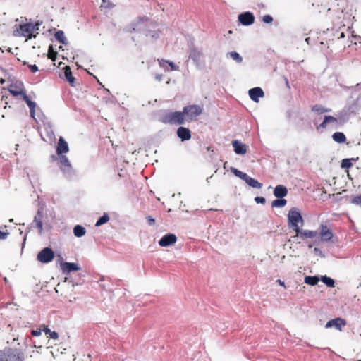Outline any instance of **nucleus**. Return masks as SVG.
<instances>
[{"label":"nucleus","mask_w":361,"mask_h":361,"mask_svg":"<svg viewBox=\"0 0 361 361\" xmlns=\"http://www.w3.org/2000/svg\"><path fill=\"white\" fill-rule=\"evenodd\" d=\"M203 109L200 105H188L183 108L187 122L192 121L202 113Z\"/></svg>","instance_id":"39448f33"},{"label":"nucleus","mask_w":361,"mask_h":361,"mask_svg":"<svg viewBox=\"0 0 361 361\" xmlns=\"http://www.w3.org/2000/svg\"><path fill=\"white\" fill-rule=\"evenodd\" d=\"M355 159H344L341 161V166L342 169H348L353 166V161H355Z\"/></svg>","instance_id":"2f4dec72"},{"label":"nucleus","mask_w":361,"mask_h":361,"mask_svg":"<svg viewBox=\"0 0 361 361\" xmlns=\"http://www.w3.org/2000/svg\"><path fill=\"white\" fill-rule=\"evenodd\" d=\"M42 219V213L40 211H38L37 214L35 216L34 222L36 225V227L39 229V232H41L43 228Z\"/></svg>","instance_id":"4be33fe9"},{"label":"nucleus","mask_w":361,"mask_h":361,"mask_svg":"<svg viewBox=\"0 0 361 361\" xmlns=\"http://www.w3.org/2000/svg\"><path fill=\"white\" fill-rule=\"evenodd\" d=\"M23 354L17 350L8 348L0 351V361H23Z\"/></svg>","instance_id":"20e7f679"},{"label":"nucleus","mask_w":361,"mask_h":361,"mask_svg":"<svg viewBox=\"0 0 361 361\" xmlns=\"http://www.w3.org/2000/svg\"><path fill=\"white\" fill-rule=\"evenodd\" d=\"M109 220V217L106 214H104L103 216H102L96 222L95 226H99L102 224L106 223Z\"/></svg>","instance_id":"e433bc0d"},{"label":"nucleus","mask_w":361,"mask_h":361,"mask_svg":"<svg viewBox=\"0 0 361 361\" xmlns=\"http://www.w3.org/2000/svg\"><path fill=\"white\" fill-rule=\"evenodd\" d=\"M23 65H26L27 62L26 61H23Z\"/></svg>","instance_id":"864d4df0"},{"label":"nucleus","mask_w":361,"mask_h":361,"mask_svg":"<svg viewBox=\"0 0 361 361\" xmlns=\"http://www.w3.org/2000/svg\"><path fill=\"white\" fill-rule=\"evenodd\" d=\"M177 240L175 234L169 233L164 235L159 241V245L161 247H167L173 245Z\"/></svg>","instance_id":"9d476101"},{"label":"nucleus","mask_w":361,"mask_h":361,"mask_svg":"<svg viewBox=\"0 0 361 361\" xmlns=\"http://www.w3.org/2000/svg\"><path fill=\"white\" fill-rule=\"evenodd\" d=\"M345 37L344 33H343V32H341L340 37H341V38H342V37Z\"/></svg>","instance_id":"603ef678"},{"label":"nucleus","mask_w":361,"mask_h":361,"mask_svg":"<svg viewBox=\"0 0 361 361\" xmlns=\"http://www.w3.org/2000/svg\"><path fill=\"white\" fill-rule=\"evenodd\" d=\"M317 231H310V230H300L299 228L298 236H300L303 240L305 238H314L317 237Z\"/></svg>","instance_id":"6ab92c4d"},{"label":"nucleus","mask_w":361,"mask_h":361,"mask_svg":"<svg viewBox=\"0 0 361 361\" xmlns=\"http://www.w3.org/2000/svg\"><path fill=\"white\" fill-rule=\"evenodd\" d=\"M23 99L26 102L28 107L30 110V115L32 118L35 116V109L36 106V104L35 102H32L30 99L29 97L25 94L24 97H23Z\"/></svg>","instance_id":"b1692460"},{"label":"nucleus","mask_w":361,"mask_h":361,"mask_svg":"<svg viewBox=\"0 0 361 361\" xmlns=\"http://www.w3.org/2000/svg\"><path fill=\"white\" fill-rule=\"evenodd\" d=\"M47 338H50L56 340V339L59 338V334L56 331H51V333H49V334L48 335Z\"/></svg>","instance_id":"c03bdc74"},{"label":"nucleus","mask_w":361,"mask_h":361,"mask_svg":"<svg viewBox=\"0 0 361 361\" xmlns=\"http://www.w3.org/2000/svg\"><path fill=\"white\" fill-rule=\"evenodd\" d=\"M54 37L57 41L61 44H66V37H65L64 32L62 30L57 31Z\"/></svg>","instance_id":"7c9ffc66"},{"label":"nucleus","mask_w":361,"mask_h":361,"mask_svg":"<svg viewBox=\"0 0 361 361\" xmlns=\"http://www.w3.org/2000/svg\"><path fill=\"white\" fill-rule=\"evenodd\" d=\"M319 235L321 240L324 242L329 241L333 238L331 229L327 226L323 224L319 228Z\"/></svg>","instance_id":"9b49d317"},{"label":"nucleus","mask_w":361,"mask_h":361,"mask_svg":"<svg viewBox=\"0 0 361 361\" xmlns=\"http://www.w3.org/2000/svg\"><path fill=\"white\" fill-rule=\"evenodd\" d=\"M232 146L233 147L234 152L237 154H245L247 152L246 145L242 143L241 142L237 140L232 141Z\"/></svg>","instance_id":"4468645a"},{"label":"nucleus","mask_w":361,"mask_h":361,"mask_svg":"<svg viewBox=\"0 0 361 361\" xmlns=\"http://www.w3.org/2000/svg\"><path fill=\"white\" fill-rule=\"evenodd\" d=\"M54 257V251L49 247L42 249L37 255V259L42 263H48Z\"/></svg>","instance_id":"423d86ee"},{"label":"nucleus","mask_w":361,"mask_h":361,"mask_svg":"<svg viewBox=\"0 0 361 361\" xmlns=\"http://www.w3.org/2000/svg\"><path fill=\"white\" fill-rule=\"evenodd\" d=\"M228 54L237 63H240L243 61V58L240 56V54L236 51H231Z\"/></svg>","instance_id":"c9c22d12"},{"label":"nucleus","mask_w":361,"mask_h":361,"mask_svg":"<svg viewBox=\"0 0 361 361\" xmlns=\"http://www.w3.org/2000/svg\"><path fill=\"white\" fill-rule=\"evenodd\" d=\"M64 77L71 86L74 85L75 78L73 76L71 69L69 66L63 68Z\"/></svg>","instance_id":"412c9836"},{"label":"nucleus","mask_w":361,"mask_h":361,"mask_svg":"<svg viewBox=\"0 0 361 361\" xmlns=\"http://www.w3.org/2000/svg\"><path fill=\"white\" fill-rule=\"evenodd\" d=\"M177 136L182 141L189 140L191 138V132L189 128L180 126L177 129Z\"/></svg>","instance_id":"ddd939ff"},{"label":"nucleus","mask_w":361,"mask_h":361,"mask_svg":"<svg viewBox=\"0 0 361 361\" xmlns=\"http://www.w3.org/2000/svg\"><path fill=\"white\" fill-rule=\"evenodd\" d=\"M10 233L8 232L6 226L0 228V240H4L7 239Z\"/></svg>","instance_id":"72a5a7b5"},{"label":"nucleus","mask_w":361,"mask_h":361,"mask_svg":"<svg viewBox=\"0 0 361 361\" xmlns=\"http://www.w3.org/2000/svg\"><path fill=\"white\" fill-rule=\"evenodd\" d=\"M164 63H168L171 66V70H176L178 68V67L173 62L169 61H166L164 59H162L161 61L159 62V64L161 67H164Z\"/></svg>","instance_id":"ea45409f"},{"label":"nucleus","mask_w":361,"mask_h":361,"mask_svg":"<svg viewBox=\"0 0 361 361\" xmlns=\"http://www.w3.org/2000/svg\"><path fill=\"white\" fill-rule=\"evenodd\" d=\"M42 327V331L45 333V334L47 335V336H48V335L49 334V333H51V330L48 328V326H45L44 324H43L42 326H41Z\"/></svg>","instance_id":"de8ad7c7"},{"label":"nucleus","mask_w":361,"mask_h":361,"mask_svg":"<svg viewBox=\"0 0 361 361\" xmlns=\"http://www.w3.org/2000/svg\"><path fill=\"white\" fill-rule=\"evenodd\" d=\"M245 183L249 185L250 187L254 188L260 189L262 188V183H259L257 180H255L253 178H251L247 176V178L245 180Z\"/></svg>","instance_id":"5701e85b"},{"label":"nucleus","mask_w":361,"mask_h":361,"mask_svg":"<svg viewBox=\"0 0 361 361\" xmlns=\"http://www.w3.org/2000/svg\"><path fill=\"white\" fill-rule=\"evenodd\" d=\"M29 68L30 69L32 73H35L38 71V67L36 65H29Z\"/></svg>","instance_id":"09e8293b"},{"label":"nucleus","mask_w":361,"mask_h":361,"mask_svg":"<svg viewBox=\"0 0 361 361\" xmlns=\"http://www.w3.org/2000/svg\"><path fill=\"white\" fill-rule=\"evenodd\" d=\"M288 195V190L286 186L283 185H278L275 187L274 190V195L277 198H283Z\"/></svg>","instance_id":"a211bd4d"},{"label":"nucleus","mask_w":361,"mask_h":361,"mask_svg":"<svg viewBox=\"0 0 361 361\" xmlns=\"http://www.w3.org/2000/svg\"><path fill=\"white\" fill-rule=\"evenodd\" d=\"M357 361H361V360H357Z\"/></svg>","instance_id":"5fc2aeb1"},{"label":"nucleus","mask_w":361,"mask_h":361,"mask_svg":"<svg viewBox=\"0 0 361 361\" xmlns=\"http://www.w3.org/2000/svg\"><path fill=\"white\" fill-rule=\"evenodd\" d=\"M287 204V200L283 198L274 200L271 202L272 207H283Z\"/></svg>","instance_id":"c756f323"},{"label":"nucleus","mask_w":361,"mask_h":361,"mask_svg":"<svg viewBox=\"0 0 361 361\" xmlns=\"http://www.w3.org/2000/svg\"><path fill=\"white\" fill-rule=\"evenodd\" d=\"M39 23H24L20 25L18 28L14 31L15 36H22L26 38V41L32 37H36L38 35Z\"/></svg>","instance_id":"f257e3e1"},{"label":"nucleus","mask_w":361,"mask_h":361,"mask_svg":"<svg viewBox=\"0 0 361 361\" xmlns=\"http://www.w3.org/2000/svg\"><path fill=\"white\" fill-rule=\"evenodd\" d=\"M60 168L64 173H70L71 171V164L65 155H61L59 157Z\"/></svg>","instance_id":"dca6fc26"},{"label":"nucleus","mask_w":361,"mask_h":361,"mask_svg":"<svg viewBox=\"0 0 361 361\" xmlns=\"http://www.w3.org/2000/svg\"><path fill=\"white\" fill-rule=\"evenodd\" d=\"M42 327L37 328V329L32 330L31 335L32 336H39L42 334Z\"/></svg>","instance_id":"a19ab883"},{"label":"nucleus","mask_w":361,"mask_h":361,"mask_svg":"<svg viewBox=\"0 0 361 361\" xmlns=\"http://www.w3.org/2000/svg\"><path fill=\"white\" fill-rule=\"evenodd\" d=\"M305 283L311 285V286H315L317 284V283L319 281V279L318 276H307L305 277Z\"/></svg>","instance_id":"c85d7f7f"},{"label":"nucleus","mask_w":361,"mask_h":361,"mask_svg":"<svg viewBox=\"0 0 361 361\" xmlns=\"http://www.w3.org/2000/svg\"><path fill=\"white\" fill-rule=\"evenodd\" d=\"M56 55H57V53L56 51H54L53 50V48L51 46L49 47V53H48V57L51 60V61H55L56 60Z\"/></svg>","instance_id":"58836bf2"},{"label":"nucleus","mask_w":361,"mask_h":361,"mask_svg":"<svg viewBox=\"0 0 361 361\" xmlns=\"http://www.w3.org/2000/svg\"><path fill=\"white\" fill-rule=\"evenodd\" d=\"M102 2L104 4V6L106 8H112L114 7V4L111 2H108L106 3V5H105V3H106V1L105 0H102Z\"/></svg>","instance_id":"8fccbe9b"},{"label":"nucleus","mask_w":361,"mask_h":361,"mask_svg":"<svg viewBox=\"0 0 361 361\" xmlns=\"http://www.w3.org/2000/svg\"><path fill=\"white\" fill-rule=\"evenodd\" d=\"M262 21L265 23H271L273 21V18L270 15H265L262 18Z\"/></svg>","instance_id":"79ce46f5"},{"label":"nucleus","mask_w":361,"mask_h":361,"mask_svg":"<svg viewBox=\"0 0 361 361\" xmlns=\"http://www.w3.org/2000/svg\"><path fill=\"white\" fill-rule=\"evenodd\" d=\"M69 150L68 143L66 140L60 137L59 139L57 147H56V153L59 155H63L62 154L68 152Z\"/></svg>","instance_id":"2eb2a0df"},{"label":"nucleus","mask_w":361,"mask_h":361,"mask_svg":"<svg viewBox=\"0 0 361 361\" xmlns=\"http://www.w3.org/2000/svg\"><path fill=\"white\" fill-rule=\"evenodd\" d=\"M61 269L63 272H71L80 269L78 264L71 262H64L61 264Z\"/></svg>","instance_id":"aec40b11"},{"label":"nucleus","mask_w":361,"mask_h":361,"mask_svg":"<svg viewBox=\"0 0 361 361\" xmlns=\"http://www.w3.org/2000/svg\"><path fill=\"white\" fill-rule=\"evenodd\" d=\"M85 228L80 225H76L73 228V233L78 238L85 235Z\"/></svg>","instance_id":"cd10ccee"},{"label":"nucleus","mask_w":361,"mask_h":361,"mask_svg":"<svg viewBox=\"0 0 361 361\" xmlns=\"http://www.w3.org/2000/svg\"><path fill=\"white\" fill-rule=\"evenodd\" d=\"M161 121L164 123L175 125H182L187 122L183 111L166 113L161 117Z\"/></svg>","instance_id":"7ed1b4c3"},{"label":"nucleus","mask_w":361,"mask_h":361,"mask_svg":"<svg viewBox=\"0 0 361 361\" xmlns=\"http://www.w3.org/2000/svg\"><path fill=\"white\" fill-rule=\"evenodd\" d=\"M338 120L334 116H325L324 119L322 123L317 127V128H326L327 124L329 123H337Z\"/></svg>","instance_id":"393cba45"},{"label":"nucleus","mask_w":361,"mask_h":361,"mask_svg":"<svg viewBox=\"0 0 361 361\" xmlns=\"http://www.w3.org/2000/svg\"><path fill=\"white\" fill-rule=\"evenodd\" d=\"M189 58L198 66H200L204 63L203 54L198 49H192L189 54Z\"/></svg>","instance_id":"6e6552de"},{"label":"nucleus","mask_w":361,"mask_h":361,"mask_svg":"<svg viewBox=\"0 0 361 361\" xmlns=\"http://www.w3.org/2000/svg\"><path fill=\"white\" fill-rule=\"evenodd\" d=\"M360 286H361V283H360Z\"/></svg>","instance_id":"6e6d98bb"},{"label":"nucleus","mask_w":361,"mask_h":361,"mask_svg":"<svg viewBox=\"0 0 361 361\" xmlns=\"http://www.w3.org/2000/svg\"><path fill=\"white\" fill-rule=\"evenodd\" d=\"M311 110L317 114H324L326 112H329L331 110L329 109H326L321 104H315L312 106Z\"/></svg>","instance_id":"bb28decb"},{"label":"nucleus","mask_w":361,"mask_h":361,"mask_svg":"<svg viewBox=\"0 0 361 361\" xmlns=\"http://www.w3.org/2000/svg\"><path fill=\"white\" fill-rule=\"evenodd\" d=\"M8 90L14 97L21 96L23 98L26 94L22 83L11 84L8 87Z\"/></svg>","instance_id":"0eeeda50"},{"label":"nucleus","mask_w":361,"mask_h":361,"mask_svg":"<svg viewBox=\"0 0 361 361\" xmlns=\"http://www.w3.org/2000/svg\"><path fill=\"white\" fill-rule=\"evenodd\" d=\"M147 222L149 225L152 226L155 224V219L152 216H147L146 217Z\"/></svg>","instance_id":"a18cd8bd"},{"label":"nucleus","mask_w":361,"mask_h":361,"mask_svg":"<svg viewBox=\"0 0 361 361\" xmlns=\"http://www.w3.org/2000/svg\"><path fill=\"white\" fill-rule=\"evenodd\" d=\"M322 281L328 287L333 288L335 285V281L333 279L326 276L322 277Z\"/></svg>","instance_id":"f704fd0d"},{"label":"nucleus","mask_w":361,"mask_h":361,"mask_svg":"<svg viewBox=\"0 0 361 361\" xmlns=\"http://www.w3.org/2000/svg\"><path fill=\"white\" fill-rule=\"evenodd\" d=\"M304 221L298 209L292 208L288 214V223L290 228L295 232V236H298L300 223L302 225Z\"/></svg>","instance_id":"f03ea898"},{"label":"nucleus","mask_w":361,"mask_h":361,"mask_svg":"<svg viewBox=\"0 0 361 361\" xmlns=\"http://www.w3.org/2000/svg\"><path fill=\"white\" fill-rule=\"evenodd\" d=\"M346 325V321L344 319L338 317L329 321L326 324V328L335 326L337 329L341 331V327Z\"/></svg>","instance_id":"f8f14e48"},{"label":"nucleus","mask_w":361,"mask_h":361,"mask_svg":"<svg viewBox=\"0 0 361 361\" xmlns=\"http://www.w3.org/2000/svg\"><path fill=\"white\" fill-rule=\"evenodd\" d=\"M249 96L252 100L257 102L264 96V92L260 87H254L249 90Z\"/></svg>","instance_id":"f3484780"},{"label":"nucleus","mask_w":361,"mask_h":361,"mask_svg":"<svg viewBox=\"0 0 361 361\" xmlns=\"http://www.w3.org/2000/svg\"><path fill=\"white\" fill-rule=\"evenodd\" d=\"M147 20H148V18L147 17H139L137 18V21L135 23H133L131 25V26H132L131 32L135 30V26L137 25L140 23H142L144 21H147Z\"/></svg>","instance_id":"4c0bfd02"},{"label":"nucleus","mask_w":361,"mask_h":361,"mask_svg":"<svg viewBox=\"0 0 361 361\" xmlns=\"http://www.w3.org/2000/svg\"><path fill=\"white\" fill-rule=\"evenodd\" d=\"M352 203L355 204H361V195H357L353 198Z\"/></svg>","instance_id":"37998d69"},{"label":"nucleus","mask_w":361,"mask_h":361,"mask_svg":"<svg viewBox=\"0 0 361 361\" xmlns=\"http://www.w3.org/2000/svg\"><path fill=\"white\" fill-rule=\"evenodd\" d=\"M255 200L257 203L264 204L266 202V200L263 197H257Z\"/></svg>","instance_id":"49530a36"},{"label":"nucleus","mask_w":361,"mask_h":361,"mask_svg":"<svg viewBox=\"0 0 361 361\" xmlns=\"http://www.w3.org/2000/svg\"><path fill=\"white\" fill-rule=\"evenodd\" d=\"M238 20L243 25H250L255 21V16L250 12H244L238 16Z\"/></svg>","instance_id":"1a4fd4ad"},{"label":"nucleus","mask_w":361,"mask_h":361,"mask_svg":"<svg viewBox=\"0 0 361 361\" xmlns=\"http://www.w3.org/2000/svg\"><path fill=\"white\" fill-rule=\"evenodd\" d=\"M231 171L235 176L241 178L243 180H245L248 176L247 173H243L234 167H231Z\"/></svg>","instance_id":"473e14b6"},{"label":"nucleus","mask_w":361,"mask_h":361,"mask_svg":"<svg viewBox=\"0 0 361 361\" xmlns=\"http://www.w3.org/2000/svg\"><path fill=\"white\" fill-rule=\"evenodd\" d=\"M333 140L338 143H343L346 141L345 135L341 132L334 133L332 135Z\"/></svg>","instance_id":"a878e982"},{"label":"nucleus","mask_w":361,"mask_h":361,"mask_svg":"<svg viewBox=\"0 0 361 361\" xmlns=\"http://www.w3.org/2000/svg\"><path fill=\"white\" fill-rule=\"evenodd\" d=\"M277 283L281 286H283L284 288H286V286H285V283L283 281H281V279H278L277 281Z\"/></svg>","instance_id":"3c124183"}]
</instances>
